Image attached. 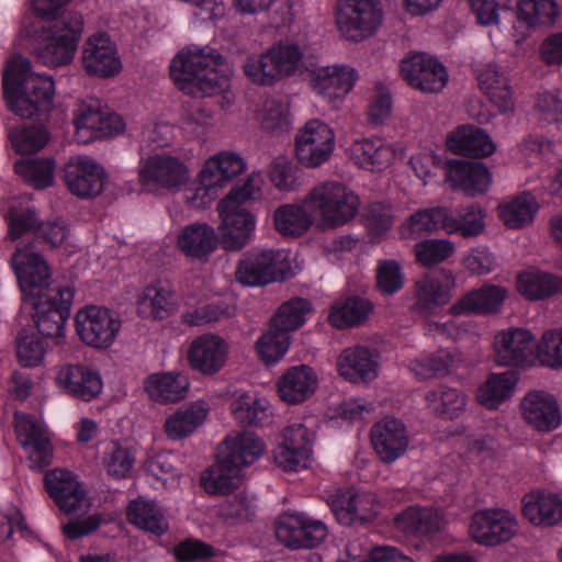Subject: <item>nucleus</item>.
Segmentation results:
<instances>
[{
    "label": "nucleus",
    "mask_w": 562,
    "mask_h": 562,
    "mask_svg": "<svg viewBox=\"0 0 562 562\" xmlns=\"http://www.w3.org/2000/svg\"><path fill=\"white\" fill-rule=\"evenodd\" d=\"M9 138L13 148L20 154L41 150L48 142V132L43 126H23L11 130Z\"/></svg>",
    "instance_id": "nucleus-59"
},
{
    "label": "nucleus",
    "mask_w": 562,
    "mask_h": 562,
    "mask_svg": "<svg viewBox=\"0 0 562 562\" xmlns=\"http://www.w3.org/2000/svg\"><path fill=\"white\" fill-rule=\"evenodd\" d=\"M519 292L528 300H542L562 293V278L548 272H525L518 277Z\"/></svg>",
    "instance_id": "nucleus-44"
},
{
    "label": "nucleus",
    "mask_w": 562,
    "mask_h": 562,
    "mask_svg": "<svg viewBox=\"0 0 562 562\" xmlns=\"http://www.w3.org/2000/svg\"><path fill=\"white\" fill-rule=\"evenodd\" d=\"M276 537L290 549H313L327 538L326 525L303 513H284L274 524Z\"/></svg>",
    "instance_id": "nucleus-9"
},
{
    "label": "nucleus",
    "mask_w": 562,
    "mask_h": 562,
    "mask_svg": "<svg viewBox=\"0 0 562 562\" xmlns=\"http://www.w3.org/2000/svg\"><path fill=\"white\" fill-rule=\"evenodd\" d=\"M45 36L34 46L40 63L50 67L69 65L75 56L83 30L80 13L67 12L61 19L47 25Z\"/></svg>",
    "instance_id": "nucleus-6"
},
{
    "label": "nucleus",
    "mask_w": 562,
    "mask_h": 562,
    "mask_svg": "<svg viewBox=\"0 0 562 562\" xmlns=\"http://www.w3.org/2000/svg\"><path fill=\"white\" fill-rule=\"evenodd\" d=\"M58 385L69 395L89 402L102 391L100 374L87 366L67 364L56 375Z\"/></svg>",
    "instance_id": "nucleus-27"
},
{
    "label": "nucleus",
    "mask_w": 562,
    "mask_h": 562,
    "mask_svg": "<svg viewBox=\"0 0 562 562\" xmlns=\"http://www.w3.org/2000/svg\"><path fill=\"white\" fill-rule=\"evenodd\" d=\"M258 119L262 128L268 132L288 130L290 123L288 103L276 97L266 98L258 111Z\"/></svg>",
    "instance_id": "nucleus-60"
},
{
    "label": "nucleus",
    "mask_w": 562,
    "mask_h": 562,
    "mask_svg": "<svg viewBox=\"0 0 562 562\" xmlns=\"http://www.w3.org/2000/svg\"><path fill=\"white\" fill-rule=\"evenodd\" d=\"M25 301L34 310L38 333L47 338L64 337L65 324L70 316L75 288L69 284L49 288L50 270L47 262L34 252L19 250L11 257Z\"/></svg>",
    "instance_id": "nucleus-1"
},
{
    "label": "nucleus",
    "mask_w": 562,
    "mask_h": 562,
    "mask_svg": "<svg viewBox=\"0 0 562 562\" xmlns=\"http://www.w3.org/2000/svg\"><path fill=\"white\" fill-rule=\"evenodd\" d=\"M223 445L227 462L240 469L254 463L265 451L263 442L251 431H243L234 437L228 436Z\"/></svg>",
    "instance_id": "nucleus-39"
},
{
    "label": "nucleus",
    "mask_w": 562,
    "mask_h": 562,
    "mask_svg": "<svg viewBox=\"0 0 562 562\" xmlns=\"http://www.w3.org/2000/svg\"><path fill=\"white\" fill-rule=\"evenodd\" d=\"M277 386L282 401L288 404H299L313 395L317 386V378L311 367L295 366L282 374Z\"/></svg>",
    "instance_id": "nucleus-33"
},
{
    "label": "nucleus",
    "mask_w": 562,
    "mask_h": 562,
    "mask_svg": "<svg viewBox=\"0 0 562 562\" xmlns=\"http://www.w3.org/2000/svg\"><path fill=\"white\" fill-rule=\"evenodd\" d=\"M127 519L139 529L162 535L168 525L154 502L133 501L127 507Z\"/></svg>",
    "instance_id": "nucleus-52"
},
{
    "label": "nucleus",
    "mask_w": 562,
    "mask_h": 562,
    "mask_svg": "<svg viewBox=\"0 0 562 562\" xmlns=\"http://www.w3.org/2000/svg\"><path fill=\"white\" fill-rule=\"evenodd\" d=\"M454 245L448 239H427L415 245L417 261L424 267H434L454 254Z\"/></svg>",
    "instance_id": "nucleus-61"
},
{
    "label": "nucleus",
    "mask_w": 562,
    "mask_h": 562,
    "mask_svg": "<svg viewBox=\"0 0 562 562\" xmlns=\"http://www.w3.org/2000/svg\"><path fill=\"white\" fill-rule=\"evenodd\" d=\"M19 438L23 448L31 449L30 459L38 468L52 462V446L45 429L31 417L24 418L18 426Z\"/></svg>",
    "instance_id": "nucleus-38"
},
{
    "label": "nucleus",
    "mask_w": 562,
    "mask_h": 562,
    "mask_svg": "<svg viewBox=\"0 0 562 562\" xmlns=\"http://www.w3.org/2000/svg\"><path fill=\"white\" fill-rule=\"evenodd\" d=\"M102 106L98 100L81 102L75 113L77 136L82 142L93 139L94 132L102 117Z\"/></svg>",
    "instance_id": "nucleus-63"
},
{
    "label": "nucleus",
    "mask_w": 562,
    "mask_h": 562,
    "mask_svg": "<svg viewBox=\"0 0 562 562\" xmlns=\"http://www.w3.org/2000/svg\"><path fill=\"white\" fill-rule=\"evenodd\" d=\"M45 488L56 505L66 514H72L87 503L86 491L75 475L56 469L46 473Z\"/></svg>",
    "instance_id": "nucleus-26"
},
{
    "label": "nucleus",
    "mask_w": 562,
    "mask_h": 562,
    "mask_svg": "<svg viewBox=\"0 0 562 562\" xmlns=\"http://www.w3.org/2000/svg\"><path fill=\"white\" fill-rule=\"evenodd\" d=\"M395 521L403 531L419 536L434 535L441 526V518L436 510L413 506L398 514Z\"/></svg>",
    "instance_id": "nucleus-47"
},
{
    "label": "nucleus",
    "mask_w": 562,
    "mask_h": 562,
    "mask_svg": "<svg viewBox=\"0 0 562 562\" xmlns=\"http://www.w3.org/2000/svg\"><path fill=\"white\" fill-rule=\"evenodd\" d=\"M525 420L539 431H552L561 424V412L555 398L543 392H531L521 401Z\"/></svg>",
    "instance_id": "nucleus-28"
},
{
    "label": "nucleus",
    "mask_w": 562,
    "mask_h": 562,
    "mask_svg": "<svg viewBox=\"0 0 562 562\" xmlns=\"http://www.w3.org/2000/svg\"><path fill=\"white\" fill-rule=\"evenodd\" d=\"M380 355L367 346L347 347L337 358L340 376L352 383H369L378 376Z\"/></svg>",
    "instance_id": "nucleus-22"
},
{
    "label": "nucleus",
    "mask_w": 562,
    "mask_h": 562,
    "mask_svg": "<svg viewBox=\"0 0 562 562\" xmlns=\"http://www.w3.org/2000/svg\"><path fill=\"white\" fill-rule=\"evenodd\" d=\"M522 503L524 516L535 525L553 526L562 520V499L553 493H531Z\"/></svg>",
    "instance_id": "nucleus-36"
},
{
    "label": "nucleus",
    "mask_w": 562,
    "mask_h": 562,
    "mask_svg": "<svg viewBox=\"0 0 562 562\" xmlns=\"http://www.w3.org/2000/svg\"><path fill=\"white\" fill-rule=\"evenodd\" d=\"M506 294L505 288L486 284L464 294L450 307V313L454 316L462 314H495L501 310Z\"/></svg>",
    "instance_id": "nucleus-29"
},
{
    "label": "nucleus",
    "mask_w": 562,
    "mask_h": 562,
    "mask_svg": "<svg viewBox=\"0 0 562 562\" xmlns=\"http://www.w3.org/2000/svg\"><path fill=\"white\" fill-rule=\"evenodd\" d=\"M312 311L311 303L302 297L292 299L283 303L271 318V326L286 333L296 330L305 322V316Z\"/></svg>",
    "instance_id": "nucleus-54"
},
{
    "label": "nucleus",
    "mask_w": 562,
    "mask_h": 562,
    "mask_svg": "<svg viewBox=\"0 0 562 562\" xmlns=\"http://www.w3.org/2000/svg\"><path fill=\"white\" fill-rule=\"evenodd\" d=\"M175 311V291L168 281L158 280L147 285L139 296L138 313L143 317L165 319Z\"/></svg>",
    "instance_id": "nucleus-34"
},
{
    "label": "nucleus",
    "mask_w": 562,
    "mask_h": 562,
    "mask_svg": "<svg viewBox=\"0 0 562 562\" xmlns=\"http://www.w3.org/2000/svg\"><path fill=\"white\" fill-rule=\"evenodd\" d=\"M227 355L228 346L224 339L214 335H203L191 342L188 360L193 370L213 375L225 366Z\"/></svg>",
    "instance_id": "nucleus-25"
},
{
    "label": "nucleus",
    "mask_w": 562,
    "mask_h": 562,
    "mask_svg": "<svg viewBox=\"0 0 562 562\" xmlns=\"http://www.w3.org/2000/svg\"><path fill=\"white\" fill-rule=\"evenodd\" d=\"M14 170L33 188L45 189L54 182L55 161L52 158L21 159Z\"/></svg>",
    "instance_id": "nucleus-53"
},
{
    "label": "nucleus",
    "mask_w": 562,
    "mask_h": 562,
    "mask_svg": "<svg viewBox=\"0 0 562 562\" xmlns=\"http://www.w3.org/2000/svg\"><path fill=\"white\" fill-rule=\"evenodd\" d=\"M560 14L555 0H519L517 16L529 27L551 26Z\"/></svg>",
    "instance_id": "nucleus-50"
},
{
    "label": "nucleus",
    "mask_w": 562,
    "mask_h": 562,
    "mask_svg": "<svg viewBox=\"0 0 562 562\" xmlns=\"http://www.w3.org/2000/svg\"><path fill=\"white\" fill-rule=\"evenodd\" d=\"M257 505L245 493L226 498L218 507V516L229 526L249 522L256 517Z\"/></svg>",
    "instance_id": "nucleus-56"
},
{
    "label": "nucleus",
    "mask_w": 562,
    "mask_h": 562,
    "mask_svg": "<svg viewBox=\"0 0 562 562\" xmlns=\"http://www.w3.org/2000/svg\"><path fill=\"white\" fill-rule=\"evenodd\" d=\"M426 401L436 416L452 420L467 405V396L458 389L439 385L426 394Z\"/></svg>",
    "instance_id": "nucleus-49"
},
{
    "label": "nucleus",
    "mask_w": 562,
    "mask_h": 562,
    "mask_svg": "<svg viewBox=\"0 0 562 562\" xmlns=\"http://www.w3.org/2000/svg\"><path fill=\"white\" fill-rule=\"evenodd\" d=\"M239 467L227 462V458L218 457L201 476V484L209 494H226L238 486Z\"/></svg>",
    "instance_id": "nucleus-45"
},
{
    "label": "nucleus",
    "mask_w": 562,
    "mask_h": 562,
    "mask_svg": "<svg viewBox=\"0 0 562 562\" xmlns=\"http://www.w3.org/2000/svg\"><path fill=\"white\" fill-rule=\"evenodd\" d=\"M516 383L517 378L513 371L492 373L477 390V401L488 409H497L512 396Z\"/></svg>",
    "instance_id": "nucleus-43"
},
{
    "label": "nucleus",
    "mask_w": 562,
    "mask_h": 562,
    "mask_svg": "<svg viewBox=\"0 0 562 562\" xmlns=\"http://www.w3.org/2000/svg\"><path fill=\"white\" fill-rule=\"evenodd\" d=\"M139 182L178 190L189 180L187 166L177 157L155 155L143 161L138 171Z\"/></svg>",
    "instance_id": "nucleus-15"
},
{
    "label": "nucleus",
    "mask_w": 562,
    "mask_h": 562,
    "mask_svg": "<svg viewBox=\"0 0 562 562\" xmlns=\"http://www.w3.org/2000/svg\"><path fill=\"white\" fill-rule=\"evenodd\" d=\"M390 151L380 139L356 140L350 146V155L357 165L374 170L387 164Z\"/></svg>",
    "instance_id": "nucleus-55"
},
{
    "label": "nucleus",
    "mask_w": 562,
    "mask_h": 562,
    "mask_svg": "<svg viewBox=\"0 0 562 562\" xmlns=\"http://www.w3.org/2000/svg\"><path fill=\"white\" fill-rule=\"evenodd\" d=\"M496 361L501 366L522 367L537 351L533 335L524 328H510L495 336Z\"/></svg>",
    "instance_id": "nucleus-20"
},
{
    "label": "nucleus",
    "mask_w": 562,
    "mask_h": 562,
    "mask_svg": "<svg viewBox=\"0 0 562 562\" xmlns=\"http://www.w3.org/2000/svg\"><path fill=\"white\" fill-rule=\"evenodd\" d=\"M454 278L451 273H426L415 283L414 311L429 315L448 304L452 297Z\"/></svg>",
    "instance_id": "nucleus-23"
},
{
    "label": "nucleus",
    "mask_w": 562,
    "mask_h": 562,
    "mask_svg": "<svg viewBox=\"0 0 562 562\" xmlns=\"http://www.w3.org/2000/svg\"><path fill=\"white\" fill-rule=\"evenodd\" d=\"M82 65L87 74L101 78L120 72L122 65L115 44L106 33L91 35L82 49Z\"/></svg>",
    "instance_id": "nucleus-19"
},
{
    "label": "nucleus",
    "mask_w": 562,
    "mask_h": 562,
    "mask_svg": "<svg viewBox=\"0 0 562 562\" xmlns=\"http://www.w3.org/2000/svg\"><path fill=\"white\" fill-rule=\"evenodd\" d=\"M383 21V9L378 0H338L336 25L348 41L362 42L374 35Z\"/></svg>",
    "instance_id": "nucleus-8"
},
{
    "label": "nucleus",
    "mask_w": 562,
    "mask_h": 562,
    "mask_svg": "<svg viewBox=\"0 0 562 562\" xmlns=\"http://www.w3.org/2000/svg\"><path fill=\"white\" fill-rule=\"evenodd\" d=\"M335 147L333 130L319 120L308 121L295 136V156L307 168L326 162Z\"/></svg>",
    "instance_id": "nucleus-11"
},
{
    "label": "nucleus",
    "mask_w": 562,
    "mask_h": 562,
    "mask_svg": "<svg viewBox=\"0 0 562 562\" xmlns=\"http://www.w3.org/2000/svg\"><path fill=\"white\" fill-rule=\"evenodd\" d=\"M245 169L244 159L235 153L223 151L211 157L200 172V187L196 188V195L201 191H203V196L211 194L213 190L226 186Z\"/></svg>",
    "instance_id": "nucleus-24"
},
{
    "label": "nucleus",
    "mask_w": 562,
    "mask_h": 562,
    "mask_svg": "<svg viewBox=\"0 0 562 562\" xmlns=\"http://www.w3.org/2000/svg\"><path fill=\"white\" fill-rule=\"evenodd\" d=\"M446 206L419 210L409 216L407 224L403 227V235L405 237L418 238L424 234H429L439 229L446 232Z\"/></svg>",
    "instance_id": "nucleus-51"
},
{
    "label": "nucleus",
    "mask_w": 562,
    "mask_h": 562,
    "mask_svg": "<svg viewBox=\"0 0 562 562\" xmlns=\"http://www.w3.org/2000/svg\"><path fill=\"white\" fill-rule=\"evenodd\" d=\"M446 144L452 153L470 157H487L496 149L491 136L473 125L457 127L448 134Z\"/></svg>",
    "instance_id": "nucleus-31"
},
{
    "label": "nucleus",
    "mask_w": 562,
    "mask_h": 562,
    "mask_svg": "<svg viewBox=\"0 0 562 562\" xmlns=\"http://www.w3.org/2000/svg\"><path fill=\"white\" fill-rule=\"evenodd\" d=\"M235 419L244 426H259L268 418V405L265 400L243 394L232 403Z\"/></svg>",
    "instance_id": "nucleus-58"
},
{
    "label": "nucleus",
    "mask_w": 562,
    "mask_h": 562,
    "mask_svg": "<svg viewBox=\"0 0 562 562\" xmlns=\"http://www.w3.org/2000/svg\"><path fill=\"white\" fill-rule=\"evenodd\" d=\"M315 434L297 423L283 430V441L274 453V461L284 471H299L307 467Z\"/></svg>",
    "instance_id": "nucleus-14"
},
{
    "label": "nucleus",
    "mask_w": 562,
    "mask_h": 562,
    "mask_svg": "<svg viewBox=\"0 0 562 562\" xmlns=\"http://www.w3.org/2000/svg\"><path fill=\"white\" fill-rule=\"evenodd\" d=\"M302 57L297 45L278 44L263 54L248 57L243 68L252 82L270 86L293 74L299 68Z\"/></svg>",
    "instance_id": "nucleus-7"
},
{
    "label": "nucleus",
    "mask_w": 562,
    "mask_h": 562,
    "mask_svg": "<svg viewBox=\"0 0 562 562\" xmlns=\"http://www.w3.org/2000/svg\"><path fill=\"white\" fill-rule=\"evenodd\" d=\"M445 170L451 188L468 196L486 192L491 184V172L481 161L450 159L445 162Z\"/></svg>",
    "instance_id": "nucleus-21"
},
{
    "label": "nucleus",
    "mask_w": 562,
    "mask_h": 562,
    "mask_svg": "<svg viewBox=\"0 0 562 562\" xmlns=\"http://www.w3.org/2000/svg\"><path fill=\"white\" fill-rule=\"evenodd\" d=\"M372 446L383 463H393L407 450L409 437L405 424L393 417L375 423L370 430Z\"/></svg>",
    "instance_id": "nucleus-18"
},
{
    "label": "nucleus",
    "mask_w": 562,
    "mask_h": 562,
    "mask_svg": "<svg viewBox=\"0 0 562 562\" xmlns=\"http://www.w3.org/2000/svg\"><path fill=\"white\" fill-rule=\"evenodd\" d=\"M517 531L515 518L506 510L484 509L474 513L470 525L473 539L484 546L508 541Z\"/></svg>",
    "instance_id": "nucleus-16"
},
{
    "label": "nucleus",
    "mask_w": 562,
    "mask_h": 562,
    "mask_svg": "<svg viewBox=\"0 0 562 562\" xmlns=\"http://www.w3.org/2000/svg\"><path fill=\"white\" fill-rule=\"evenodd\" d=\"M217 236L212 226L193 223L184 226L177 237V246L190 259L206 261L216 249Z\"/></svg>",
    "instance_id": "nucleus-32"
},
{
    "label": "nucleus",
    "mask_w": 562,
    "mask_h": 562,
    "mask_svg": "<svg viewBox=\"0 0 562 562\" xmlns=\"http://www.w3.org/2000/svg\"><path fill=\"white\" fill-rule=\"evenodd\" d=\"M305 205L314 213L317 226L334 229L356 217L359 195L338 181H326L313 187L305 195Z\"/></svg>",
    "instance_id": "nucleus-5"
},
{
    "label": "nucleus",
    "mask_w": 562,
    "mask_h": 562,
    "mask_svg": "<svg viewBox=\"0 0 562 562\" xmlns=\"http://www.w3.org/2000/svg\"><path fill=\"white\" fill-rule=\"evenodd\" d=\"M372 304L362 297L351 296L336 302L328 316L329 323L336 328L360 325L372 312Z\"/></svg>",
    "instance_id": "nucleus-48"
},
{
    "label": "nucleus",
    "mask_w": 562,
    "mask_h": 562,
    "mask_svg": "<svg viewBox=\"0 0 562 562\" xmlns=\"http://www.w3.org/2000/svg\"><path fill=\"white\" fill-rule=\"evenodd\" d=\"M356 79L353 68L339 65L327 66L313 72L312 87L328 101H335L344 98L352 89Z\"/></svg>",
    "instance_id": "nucleus-30"
},
{
    "label": "nucleus",
    "mask_w": 562,
    "mask_h": 562,
    "mask_svg": "<svg viewBox=\"0 0 562 562\" xmlns=\"http://www.w3.org/2000/svg\"><path fill=\"white\" fill-rule=\"evenodd\" d=\"M262 177L252 172L245 183L233 188L217 204L222 220L221 244L227 250H240L250 240L256 226V218L248 209V203L261 198Z\"/></svg>",
    "instance_id": "nucleus-4"
},
{
    "label": "nucleus",
    "mask_w": 562,
    "mask_h": 562,
    "mask_svg": "<svg viewBox=\"0 0 562 562\" xmlns=\"http://www.w3.org/2000/svg\"><path fill=\"white\" fill-rule=\"evenodd\" d=\"M401 76L414 89L424 93L441 91L448 81L445 66L432 56L423 53H409L401 60Z\"/></svg>",
    "instance_id": "nucleus-12"
},
{
    "label": "nucleus",
    "mask_w": 562,
    "mask_h": 562,
    "mask_svg": "<svg viewBox=\"0 0 562 562\" xmlns=\"http://www.w3.org/2000/svg\"><path fill=\"white\" fill-rule=\"evenodd\" d=\"M539 209L535 196L522 192L508 202L498 206L499 217L508 228H522L532 223Z\"/></svg>",
    "instance_id": "nucleus-46"
},
{
    "label": "nucleus",
    "mask_w": 562,
    "mask_h": 562,
    "mask_svg": "<svg viewBox=\"0 0 562 562\" xmlns=\"http://www.w3.org/2000/svg\"><path fill=\"white\" fill-rule=\"evenodd\" d=\"M315 221L314 213L305 205V196L301 204L281 205L273 214L274 227L283 236L300 237Z\"/></svg>",
    "instance_id": "nucleus-37"
},
{
    "label": "nucleus",
    "mask_w": 562,
    "mask_h": 562,
    "mask_svg": "<svg viewBox=\"0 0 562 562\" xmlns=\"http://www.w3.org/2000/svg\"><path fill=\"white\" fill-rule=\"evenodd\" d=\"M69 235L68 227L61 222H43L41 221L35 239L29 241L24 247H18L15 251L24 250L34 252L40 258V251L45 247H59Z\"/></svg>",
    "instance_id": "nucleus-57"
},
{
    "label": "nucleus",
    "mask_w": 562,
    "mask_h": 562,
    "mask_svg": "<svg viewBox=\"0 0 562 562\" xmlns=\"http://www.w3.org/2000/svg\"><path fill=\"white\" fill-rule=\"evenodd\" d=\"M2 86L9 109L23 119L46 115L53 108V78L33 71L31 60L22 55H13L8 60Z\"/></svg>",
    "instance_id": "nucleus-2"
},
{
    "label": "nucleus",
    "mask_w": 562,
    "mask_h": 562,
    "mask_svg": "<svg viewBox=\"0 0 562 562\" xmlns=\"http://www.w3.org/2000/svg\"><path fill=\"white\" fill-rule=\"evenodd\" d=\"M484 217L485 213L477 203L456 211L447 207L446 233L460 234L464 238L476 237L484 232Z\"/></svg>",
    "instance_id": "nucleus-41"
},
{
    "label": "nucleus",
    "mask_w": 562,
    "mask_h": 562,
    "mask_svg": "<svg viewBox=\"0 0 562 562\" xmlns=\"http://www.w3.org/2000/svg\"><path fill=\"white\" fill-rule=\"evenodd\" d=\"M76 331L81 341L97 349H106L114 342L121 319L105 307L89 305L75 316Z\"/></svg>",
    "instance_id": "nucleus-10"
},
{
    "label": "nucleus",
    "mask_w": 562,
    "mask_h": 562,
    "mask_svg": "<svg viewBox=\"0 0 562 562\" xmlns=\"http://www.w3.org/2000/svg\"><path fill=\"white\" fill-rule=\"evenodd\" d=\"M479 87L501 114L514 109L513 92L505 74L496 65H487L479 71Z\"/></svg>",
    "instance_id": "nucleus-35"
},
{
    "label": "nucleus",
    "mask_w": 562,
    "mask_h": 562,
    "mask_svg": "<svg viewBox=\"0 0 562 562\" xmlns=\"http://www.w3.org/2000/svg\"><path fill=\"white\" fill-rule=\"evenodd\" d=\"M223 57L210 47L190 48L176 55L170 65L175 85L194 98H205L224 91L227 78L217 72Z\"/></svg>",
    "instance_id": "nucleus-3"
},
{
    "label": "nucleus",
    "mask_w": 562,
    "mask_h": 562,
    "mask_svg": "<svg viewBox=\"0 0 562 562\" xmlns=\"http://www.w3.org/2000/svg\"><path fill=\"white\" fill-rule=\"evenodd\" d=\"M207 416V407L202 402H195L181 407L165 422L164 429L169 439L180 440L189 437L200 427Z\"/></svg>",
    "instance_id": "nucleus-40"
},
{
    "label": "nucleus",
    "mask_w": 562,
    "mask_h": 562,
    "mask_svg": "<svg viewBox=\"0 0 562 562\" xmlns=\"http://www.w3.org/2000/svg\"><path fill=\"white\" fill-rule=\"evenodd\" d=\"M290 336L271 326L256 342L257 351L265 363L278 362L288 351Z\"/></svg>",
    "instance_id": "nucleus-62"
},
{
    "label": "nucleus",
    "mask_w": 562,
    "mask_h": 562,
    "mask_svg": "<svg viewBox=\"0 0 562 562\" xmlns=\"http://www.w3.org/2000/svg\"><path fill=\"white\" fill-rule=\"evenodd\" d=\"M189 380L180 373H154L145 380V390L154 401L177 402L184 397Z\"/></svg>",
    "instance_id": "nucleus-42"
},
{
    "label": "nucleus",
    "mask_w": 562,
    "mask_h": 562,
    "mask_svg": "<svg viewBox=\"0 0 562 562\" xmlns=\"http://www.w3.org/2000/svg\"><path fill=\"white\" fill-rule=\"evenodd\" d=\"M16 357L22 367L34 368L42 363L45 348L41 339L27 330H21L16 336Z\"/></svg>",
    "instance_id": "nucleus-64"
},
{
    "label": "nucleus",
    "mask_w": 562,
    "mask_h": 562,
    "mask_svg": "<svg viewBox=\"0 0 562 562\" xmlns=\"http://www.w3.org/2000/svg\"><path fill=\"white\" fill-rule=\"evenodd\" d=\"M106 173L93 158L78 156L64 167V181L69 192L81 199H91L102 193Z\"/></svg>",
    "instance_id": "nucleus-13"
},
{
    "label": "nucleus",
    "mask_w": 562,
    "mask_h": 562,
    "mask_svg": "<svg viewBox=\"0 0 562 562\" xmlns=\"http://www.w3.org/2000/svg\"><path fill=\"white\" fill-rule=\"evenodd\" d=\"M282 260L279 250H250L243 255L235 271L236 280L248 286H262L277 280L278 265Z\"/></svg>",
    "instance_id": "nucleus-17"
}]
</instances>
